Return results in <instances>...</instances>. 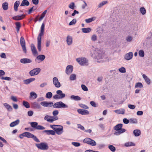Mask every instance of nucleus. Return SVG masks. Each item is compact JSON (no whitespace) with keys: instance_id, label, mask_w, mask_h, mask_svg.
<instances>
[{"instance_id":"obj_1","label":"nucleus","mask_w":152,"mask_h":152,"mask_svg":"<svg viewBox=\"0 0 152 152\" xmlns=\"http://www.w3.org/2000/svg\"><path fill=\"white\" fill-rule=\"evenodd\" d=\"M122 126L123 124H119L114 127V129L116 130V132L114 133L115 135H119L126 131L125 129L122 128Z\"/></svg>"},{"instance_id":"obj_2","label":"nucleus","mask_w":152,"mask_h":152,"mask_svg":"<svg viewBox=\"0 0 152 152\" xmlns=\"http://www.w3.org/2000/svg\"><path fill=\"white\" fill-rule=\"evenodd\" d=\"M94 54L95 58L98 60L103 59L104 56V53L101 50L98 49L95 50Z\"/></svg>"},{"instance_id":"obj_3","label":"nucleus","mask_w":152,"mask_h":152,"mask_svg":"<svg viewBox=\"0 0 152 152\" xmlns=\"http://www.w3.org/2000/svg\"><path fill=\"white\" fill-rule=\"evenodd\" d=\"M56 94L54 95L53 98L55 99H62L64 98L66 96L65 94L63 93L62 91L61 90H58L56 91Z\"/></svg>"},{"instance_id":"obj_4","label":"nucleus","mask_w":152,"mask_h":152,"mask_svg":"<svg viewBox=\"0 0 152 152\" xmlns=\"http://www.w3.org/2000/svg\"><path fill=\"white\" fill-rule=\"evenodd\" d=\"M53 107L55 108H68V106L61 101L56 102L53 105Z\"/></svg>"},{"instance_id":"obj_5","label":"nucleus","mask_w":152,"mask_h":152,"mask_svg":"<svg viewBox=\"0 0 152 152\" xmlns=\"http://www.w3.org/2000/svg\"><path fill=\"white\" fill-rule=\"evenodd\" d=\"M43 32L40 31L37 37V48L39 51L40 52L41 50V37L43 34Z\"/></svg>"},{"instance_id":"obj_6","label":"nucleus","mask_w":152,"mask_h":152,"mask_svg":"<svg viewBox=\"0 0 152 152\" xmlns=\"http://www.w3.org/2000/svg\"><path fill=\"white\" fill-rule=\"evenodd\" d=\"M36 146L38 148L42 150H47L49 148L48 144L44 142H41L35 144Z\"/></svg>"},{"instance_id":"obj_7","label":"nucleus","mask_w":152,"mask_h":152,"mask_svg":"<svg viewBox=\"0 0 152 152\" xmlns=\"http://www.w3.org/2000/svg\"><path fill=\"white\" fill-rule=\"evenodd\" d=\"M38 123L37 122H33L30 123L31 126L38 130H44L45 129V127L42 126L38 125Z\"/></svg>"},{"instance_id":"obj_8","label":"nucleus","mask_w":152,"mask_h":152,"mask_svg":"<svg viewBox=\"0 0 152 152\" xmlns=\"http://www.w3.org/2000/svg\"><path fill=\"white\" fill-rule=\"evenodd\" d=\"M77 61L81 65H88V60L84 58H79L76 59Z\"/></svg>"},{"instance_id":"obj_9","label":"nucleus","mask_w":152,"mask_h":152,"mask_svg":"<svg viewBox=\"0 0 152 152\" xmlns=\"http://www.w3.org/2000/svg\"><path fill=\"white\" fill-rule=\"evenodd\" d=\"M20 43L22 47L23 51L25 53L27 52V50L26 46V42L24 37L22 36L20 39Z\"/></svg>"},{"instance_id":"obj_10","label":"nucleus","mask_w":152,"mask_h":152,"mask_svg":"<svg viewBox=\"0 0 152 152\" xmlns=\"http://www.w3.org/2000/svg\"><path fill=\"white\" fill-rule=\"evenodd\" d=\"M41 70L39 68H35L31 70L29 72V74L31 76L37 75L40 72Z\"/></svg>"},{"instance_id":"obj_11","label":"nucleus","mask_w":152,"mask_h":152,"mask_svg":"<svg viewBox=\"0 0 152 152\" xmlns=\"http://www.w3.org/2000/svg\"><path fill=\"white\" fill-rule=\"evenodd\" d=\"M56 127L54 131L58 135H61L63 132V127L62 126L60 125H56Z\"/></svg>"},{"instance_id":"obj_12","label":"nucleus","mask_w":152,"mask_h":152,"mask_svg":"<svg viewBox=\"0 0 152 152\" xmlns=\"http://www.w3.org/2000/svg\"><path fill=\"white\" fill-rule=\"evenodd\" d=\"M45 58V56L44 55H40L37 56L35 59V61L37 63H40L43 61Z\"/></svg>"},{"instance_id":"obj_13","label":"nucleus","mask_w":152,"mask_h":152,"mask_svg":"<svg viewBox=\"0 0 152 152\" xmlns=\"http://www.w3.org/2000/svg\"><path fill=\"white\" fill-rule=\"evenodd\" d=\"M40 104L44 107H49L53 106V103L51 102L43 101L41 102Z\"/></svg>"},{"instance_id":"obj_14","label":"nucleus","mask_w":152,"mask_h":152,"mask_svg":"<svg viewBox=\"0 0 152 152\" xmlns=\"http://www.w3.org/2000/svg\"><path fill=\"white\" fill-rule=\"evenodd\" d=\"M53 84L56 88H59L61 87V85L57 77H54L53 79Z\"/></svg>"},{"instance_id":"obj_15","label":"nucleus","mask_w":152,"mask_h":152,"mask_svg":"<svg viewBox=\"0 0 152 152\" xmlns=\"http://www.w3.org/2000/svg\"><path fill=\"white\" fill-rule=\"evenodd\" d=\"M31 106L32 108L35 109H39L41 108L40 104L36 102L31 103Z\"/></svg>"},{"instance_id":"obj_16","label":"nucleus","mask_w":152,"mask_h":152,"mask_svg":"<svg viewBox=\"0 0 152 152\" xmlns=\"http://www.w3.org/2000/svg\"><path fill=\"white\" fill-rule=\"evenodd\" d=\"M73 69V66L72 65H68L66 69V73L67 75H69L72 73Z\"/></svg>"},{"instance_id":"obj_17","label":"nucleus","mask_w":152,"mask_h":152,"mask_svg":"<svg viewBox=\"0 0 152 152\" xmlns=\"http://www.w3.org/2000/svg\"><path fill=\"white\" fill-rule=\"evenodd\" d=\"M25 15L24 14L18 15L12 17V18L15 20H20L23 19L25 17Z\"/></svg>"},{"instance_id":"obj_18","label":"nucleus","mask_w":152,"mask_h":152,"mask_svg":"<svg viewBox=\"0 0 152 152\" xmlns=\"http://www.w3.org/2000/svg\"><path fill=\"white\" fill-rule=\"evenodd\" d=\"M77 111L79 114L82 115H88L89 114V111L86 110L79 109L77 110Z\"/></svg>"},{"instance_id":"obj_19","label":"nucleus","mask_w":152,"mask_h":152,"mask_svg":"<svg viewBox=\"0 0 152 152\" xmlns=\"http://www.w3.org/2000/svg\"><path fill=\"white\" fill-rule=\"evenodd\" d=\"M32 60L28 58H23L21 59L20 62L22 64L30 63L32 62Z\"/></svg>"},{"instance_id":"obj_20","label":"nucleus","mask_w":152,"mask_h":152,"mask_svg":"<svg viewBox=\"0 0 152 152\" xmlns=\"http://www.w3.org/2000/svg\"><path fill=\"white\" fill-rule=\"evenodd\" d=\"M31 50L34 55H37L38 53L36 50V47L33 44H31Z\"/></svg>"},{"instance_id":"obj_21","label":"nucleus","mask_w":152,"mask_h":152,"mask_svg":"<svg viewBox=\"0 0 152 152\" xmlns=\"http://www.w3.org/2000/svg\"><path fill=\"white\" fill-rule=\"evenodd\" d=\"M133 55L132 52H129L126 54L124 56V58L126 60H129L132 58Z\"/></svg>"},{"instance_id":"obj_22","label":"nucleus","mask_w":152,"mask_h":152,"mask_svg":"<svg viewBox=\"0 0 152 152\" xmlns=\"http://www.w3.org/2000/svg\"><path fill=\"white\" fill-rule=\"evenodd\" d=\"M66 42L69 45H71L72 43V38L71 36L68 35L66 38Z\"/></svg>"},{"instance_id":"obj_23","label":"nucleus","mask_w":152,"mask_h":152,"mask_svg":"<svg viewBox=\"0 0 152 152\" xmlns=\"http://www.w3.org/2000/svg\"><path fill=\"white\" fill-rule=\"evenodd\" d=\"M37 96V94L34 91H31L30 93L29 98L31 99H35Z\"/></svg>"},{"instance_id":"obj_24","label":"nucleus","mask_w":152,"mask_h":152,"mask_svg":"<svg viewBox=\"0 0 152 152\" xmlns=\"http://www.w3.org/2000/svg\"><path fill=\"white\" fill-rule=\"evenodd\" d=\"M43 132L48 135L50 134L54 135L55 134V132L52 130H45L43 131Z\"/></svg>"},{"instance_id":"obj_25","label":"nucleus","mask_w":152,"mask_h":152,"mask_svg":"<svg viewBox=\"0 0 152 152\" xmlns=\"http://www.w3.org/2000/svg\"><path fill=\"white\" fill-rule=\"evenodd\" d=\"M35 80V78H31L23 80L24 83L25 84L27 85L29 84L30 83L34 81Z\"/></svg>"},{"instance_id":"obj_26","label":"nucleus","mask_w":152,"mask_h":152,"mask_svg":"<svg viewBox=\"0 0 152 152\" xmlns=\"http://www.w3.org/2000/svg\"><path fill=\"white\" fill-rule=\"evenodd\" d=\"M70 98L72 100L75 101H79L81 99V98L78 96H75L72 95L70 97Z\"/></svg>"},{"instance_id":"obj_27","label":"nucleus","mask_w":152,"mask_h":152,"mask_svg":"<svg viewBox=\"0 0 152 152\" xmlns=\"http://www.w3.org/2000/svg\"><path fill=\"white\" fill-rule=\"evenodd\" d=\"M20 4V2L19 1H16L15 3L14 6V10L15 11H18V7Z\"/></svg>"},{"instance_id":"obj_28","label":"nucleus","mask_w":152,"mask_h":152,"mask_svg":"<svg viewBox=\"0 0 152 152\" xmlns=\"http://www.w3.org/2000/svg\"><path fill=\"white\" fill-rule=\"evenodd\" d=\"M20 122V120L17 119L15 121L12 122L10 124V126L11 127H13L18 125Z\"/></svg>"},{"instance_id":"obj_29","label":"nucleus","mask_w":152,"mask_h":152,"mask_svg":"<svg viewBox=\"0 0 152 152\" xmlns=\"http://www.w3.org/2000/svg\"><path fill=\"white\" fill-rule=\"evenodd\" d=\"M4 105L8 111H12V107L7 103H4L3 104Z\"/></svg>"},{"instance_id":"obj_30","label":"nucleus","mask_w":152,"mask_h":152,"mask_svg":"<svg viewBox=\"0 0 152 152\" xmlns=\"http://www.w3.org/2000/svg\"><path fill=\"white\" fill-rule=\"evenodd\" d=\"M142 77L145 80V82L148 84H150L151 83L150 80L145 74L142 75Z\"/></svg>"},{"instance_id":"obj_31","label":"nucleus","mask_w":152,"mask_h":152,"mask_svg":"<svg viewBox=\"0 0 152 152\" xmlns=\"http://www.w3.org/2000/svg\"><path fill=\"white\" fill-rule=\"evenodd\" d=\"M133 134L135 136H139L141 134V131L139 129H135L133 131Z\"/></svg>"},{"instance_id":"obj_32","label":"nucleus","mask_w":152,"mask_h":152,"mask_svg":"<svg viewBox=\"0 0 152 152\" xmlns=\"http://www.w3.org/2000/svg\"><path fill=\"white\" fill-rule=\"evenodd\" d=\"M2 7L3 9L4 10H7L8 9V4L7 2H5L2 4Z\"/></svg>"},{"instance_id":"obj_33","label":"nucleus","mask_w":152,"mask_h":152,"mask_svg":"<svg viewBox=\"0 0 152 152\" xmlns=\"http://www.w3.org/2000/svg\"><path fill=\"white\" fill-rule=\"evenodd\" d=\"M116 113L119 114H123L125 113V110L123 109L115 110L114 111Z\"/></svg>"},{"instance_id":"obj_34","label":"nucleus","mask_w":152,"mask_h":152,"mask_svg":"<svg viewBox=\"0 0 152 152\" xmlns=\"http://www.w3.org/2000/svg\"><path fill=\"white\" fill-rule=\"evenodd\" d=\"M51 116L49 115H46L44 117V119L45 120L47 121L49 123H51Z\"/></svg>"},{"instance_id":"obj_35","label":"nucleus","mask_w":152,"mask_h":152,"mask_svg":"<svg viewBox=\"0 0 152 152\" xmlns=\"http://www.w3.org/2000/svg\"><path fill=\"white\" fill-rule=\"evenodd\" d=\"M29 3L28 1L27 0H23L21 3V4L20 5V6H28L29 5Z\"/></svg>"},{"instance_id":"obj_36","label":"nucleus","mask_w":152,"mask_h":152,"mask_svg":"<svg viewBox=\"0 0 152 152\" xmlns=\"http://www.w3.org/2000/svg\"><path fill=\"white\" fill-rule=\"evenodd\" d=\"M23 134H24V136H25V137H26L28 138H31L33 135L31 133L28 132H25L23 133Z\"/></svg>"},{"instance_id":"obj_37","label":"nucleus","mask_w":152,"mask_h":152,"mask_svg":"<svg viewBox=\"0 0 152 152\" xmlns=\"http://www.w3.org/2000/svg\"><path fill=\"white\" fill-rule=\"evenodd\" d=\"M16 28L18 33L20 28L21 27L20 23V22H17L15 23Z\"/></svg>"},{"instance_id":"obj_38","label":"nucleus","mask_w":152,"mask_h":152,"mask_svg":"<svg viewBox=\"0 0 152 152\" xmlns=\"http://www.w3.org/2000/svg\"><path fill=\"white\" fill-rule=\"evenodd\" d=\"M82 32L84 33H88L90 32L91 29V28H82Z\"/></svg>"},{"instance_id":"obj_39","label":"nucleus","mask_w":152,"mask_h":152,"mask_svg":"<svg viewBox=\"0 0 152 152\" xmlns=\"http://www.w3.org/2000/svg\"><path fill=\"white\" fill-rule=\"evenodd\" d=\"M88 144L92 146H94L96 145V143L94 140L90 138Z\"/></svg>"},{"instance_id":"obj_40","label":"nucleus","mask_w":152,"mask_h":152,"mask_svg":"<svg viewBox=\"0 0 152 152\" xmlns=\"http://www.w3.org/2000/svg\"><path fill=\"white\" fill-rule=\"evenodd\" d=\"M23 105L26 108H29L30 107L29 103L27 102L23 101Z\"/></svg>"},{"instance_id":"obj_41","label":"nucleus","mask_w":152,"mask_h":152,"mask_svg":"<svg viewBox=\"0 0 152 152\" xmlns=\"http://www.w3.org/2000/svg\"><path fill=\"white\" fill-rule=\"evenodd\" d=\"M126 147L130 146H134L135 145V144L132 142H128L126 143L124 145Z\"/></svg>"},{"instance_id":"obj_42","label":"nucleus","mask_w":152,"mask_h":152,"mask_svg":"<svg viewBox=\"0 0 152 152\" xmlns=\"http://www.w3.org/2000/svg\"><path fill=\"white\" fill-rule=\"evenodd\" d=\"M135 87L136 88H142L143 87V85L142 83L138 82L136 83Z\"/></svg>"},{"instance_id":"obj_43","label":"nucleus","mask_w":152,"mask_h":152,"mask_svg":"<svg viewBox=\"0 0 152 152\" xmlns=\"http://www.w3.org/2000/svg\"><path fill=\"white\" fill-rule=\"evenodd\" d=\"M53 96V94L52 92H47L45 96L46 98L48 99L51 98Z\"/></svg>"},{"instance_id":"obj_44","label":"nucleus","mask_w":152,"mask_h":152,"mask_svg":"<svg viewBox=\"0 0 152 152\" xmlns=\"http://www.w3.org/2000/svg\"><path fill=\"white\" fill-rule=\"evenodd\" d=\"M76 75L75 74H73L70 75L69 79L71 81L73 80L76 79Z\"/></svg>"},{"instance_id":"obj_45","label":"nucleus","mask_w":152,"mask_h":152,"mask_svg":"<svg viewBox=\"0 0 152 152\" xmlns=\"http://www.w3.org/2000/svg\"><path fill=\"white\" fill-rule=\"evenodd\" d=\"M108 148L112 152H115V151L116 149L115 147L113 145H110L108 146Z\"/></svg>"},{"instance_id":"obj_46","label":"nucleus","mask_w":152,"mask_h":152,"mask_svg":"<svg viewBox=\"0 0 152 152\" xmlns=\"http://www.w3.org/2000/svg\"><path fill=\"white\" fill-rule=\"evenodd\" d=\"M129 122L132 124H136L137 123V120L134 118H130L129 119Z\"/></svg>"},{"instance_id":"obj_47","label":"nucleus","mask_w":152,"mask_h":152,"mask_svg":"<svg viewBox=\"0 0 152 152\" xmlns=\"http://www.w3.org/2000/svg\"><path fill=\"white\" fill-rule=\"evenodd\" d=\"M140 11L142 15H145L146 12L145 9L144 7H142L140 8Z\"/></svg>"},{"instance_id":"obj_48","label":"nucleus","mask_w":152,"mask_h":152,"mask_svg":"<svg viewBox=\"0 0 152 152\" xmlns=\"http://www.w3.org/2000/svg\"><path fill=\"white\" fill-rule=\"evenodd\" d=\"M139 56L142 57H144L145 54L144 51L143 50H140L139 51Z\"/></svg>"},{"instance_id":"obj_49","label":"nucleus","mask_w":152,"mask_h":152,"mask_svg":"<svg viewBox=\"0 0 152 152\" xmlns=\"http://www.w3.org/2000/svg\"><path fill=\"white\" fill-rule=\"evenodd\" d=\"M107 2V1H103L100 3L98 5V8H101L104 5L106 4Z\"/></svg>"},{"instance_id":"obj_50","label":"nucleus","mask_w":152,"mask_h":152,"mask_svg":"<svg viewBox=\"0 0 152 152\" xmlns=\"http://www.w3.org/2000/svg\"><path fill=\"white\" fill-rule=\"evenodd\" d=\"M75 4L74 2L71 3L69 5V7L72 10H74L75 8Z\"/></svg>"},{"instance_id":"obj_51","label":"nucleus","mask_w":152,"mask_h":152,"mask_svg":"<svg viewBox=\"0 0 152 152\" xmlns=\"http://www.w3.org/2000/svg\"><path fill=\"white\" fill-rule=\"evenodd\" d=\"M31 138H32L34 140L37 142H40L39 140L37 137H36V136H34L33 134V135Z\"/></svg>"},{"instance_id":"obj_52","label":"nucleus","mask_w":152,"mask_h":152,"mask_svg":"<svg viewBox=\"0 0 152 152\" xmlns=\"http://www.w3.org/2000/svg\"><path fill=\"white\" fill-rule=\"evenodd\" d=\"M79 106L81 108L85 109H88V107L86 105L82 104H79Z\"/></svg>"},{"instance_id":"obj_53","label":"nucleus","mask_w":152,"mask_h":152,"mask_svg":"<svg viewBox=\"0 0 152 152\" xmlns=\"http://www.w3.org/2000/svg\"><path fill=\"white\" fill-rule=\"evenodd\" d=\"M90 140V138L87 137L84 139L83 140V142L84 143L88 144L89 140Z\"/></svg>"},{"instance_id":"obj_54","label":"nucleus","mask_w":152,"mask_h":152,"mask_svg":"<svg viewBox=\"0 0 152 152\" xmlns=\"http://www.w3.org/2000/svg\"><path fill=\"white\" fill-rule=\"evenodd\" d=\"M52 119H51V123H53V121L58 120V118L57 116H51Z\"/></svg>"},{"instance_id":"obj_55","label":"nucleus","mask_w":152,"mask_h":152,"mask_svg":"<svg viewBox=\"0 0 152 152\" xmlns=\"http://www.w3.org/2000/svg\"><path fill=\"white\" fill-rule=\"evenodd\" d=\"M118 70L121 73H125L126 72L125 68L123 67H122L120 68Z\"/></svg>"},{"instance_id":"obj_56","label":"nucleus","mask_w":152,"mask_h":152,"mask_svg":"<svg viewBox=\"0 0 152 152\" xmlns=\"http://www.w3.org/2000/svg\"><path fill=\"white\" fill-rule=\"evenodd\" d=\"M97 147L99 149H101L104 148L105 145L104 144H98L97 145Z\"/></svg>"},{"instance_id":"obj_57","label":"nucleus","mask_w":152,"mask_h":152,"mask_svg":"<svg viewBox=\"0 0 152 152\" xmlns=\"http://www.w3.org/2000/svg\"><path fill=\"white\" fill-rule=\"evenodd\" d=\"M72 144L75 147H79L80 145V143L78 142H72Z\"/></svg>"},{"instance_id":"obj_58","label":"nucleus","mask_w":152,"mask_h":152,"mask_svg":"<svg viewBox=\"0 0 152 152\" xmlns=\"http://www.w3.org/2000/svg\"><path fill=\"white\" fill-rule=\"evenodd\" d=\"M94 20L93 19V18H92L86 19L85 20L86 23H88L91 22Z\"/></svg>"},{"instance_id":"obj_59","label":"nucleus","mask_w":152,"mask_h":152,"mask_svg":"<svg viewBox=\"0 0 152 152\" xmlns=\"http://www.w3.org/2000/svg\"><path fill=\"white\" fill-rule=\"evenodd\" d=\"M81 87L82 89L85 91H88V88L87 87L84 85L82 84Z\"/></svg>"},{"instance_id":"obj_60","label":"nucleus","mask_w":152,"mask_h":152,"mask_svg":"<svg viewBox=\"0 0 152 152\" xmlns=\"http://www.w3.org/2000/svg\"><path fill=\"white\" fill-rule=\"evenodd\" d=\"M76 22V19H74L72 20L69 23V25L71 26L72 25L75 24Z\"/></svg>"},{"instance_id":"obj_61","label":"nucleus","mask_w":152,"mask_h":152,"mask_svg":"<svg viewBox=\"0 0 152 152\" xmlns=\"http://www.w3.org/2000/svg\"><path fill=\"white\" fill-rule=\"evenodd\" d=\"M97 39L96 36L95 34L93 35L91 37V39L92 41H95Z\"/></svg>"},{"instance_id":"obj_62","label":"nucleus","mask_w":152,"mask_h":152,"mask_svg":"<svg viewBox=\"0 0 152 152\" xmlns=\"http://www.w3.org/2000/svg\"><path fill=\"white\" fill-rule=\"evenodd\" d=\"M133 39L132 37L131 36H128L126 39V41L128 42H131Z\"/></svg>"},{"instance_id":"obj_63","label":"nucleus","mask_w":152,"mask_h":152,"mask_svg":"<svg viewBox=\"0 0 152 152\" xmlns=\"http://www.w3.org/2000/svg\"><path fill=\"white\" fill-rule=\"evenodd\" d=\"M77 128L78 129H81L82 130H85V128L84 127L81 125V124H77Z\"/></svg>"},{"instance_id":"obj_64","label":"nucleus","mask_w":152,"mask_h":152,"mask_svg":"<svg viewBox=\"0 0 152 152\" xmlns=\"http://www.w3.org/2000/svg\"><path fill=\"white\" fill-rule=\"evenodd\" d=\"M1 80H4L8 81H10L11 80V78L9 77H1Z\"/></svg>"}]
</instances>
